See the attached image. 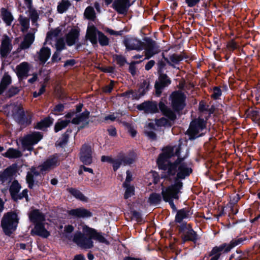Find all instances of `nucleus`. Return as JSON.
<instances>
[{
    "label": "nucleus",
    "instance_id": "nucleus-48",
    "mask_svg": "<svg viewBox=\"0 0 260 260\" xmlns=\"http://www.w3.org/2000/svg\"><path fill=\"white\" fill-rule=\"evenodd\" d=\"M126 188V190L124 193V199H127L128 198L134 194V187L133 186H130V185H127V186H124Z\"/></svg>",
    "mask_w": 260,
    "mask_h": 260
},
{
    "label": "nucleus",
    "instance_id": "nucleus-53",
    "mask_svg": "<svg viewBox=\"0 0 260 260\" xmlns=\"http://www.w3.org/2000/svg\"><path fill=\"white\" fill-rule=\"evenodd\" d=\"M221 95V91L218 87H215L213 89L211 97L214 99H217Z\"/></svg>",
    "mask_w": 260,
    "mask_h": 260
},
{
    "label": "nucleus",
    "instance_id": "nucleus-28",
    "mask_svg": "<svg viewBox=\"0 0 260 260\" xmlns=\"http://www.w3.org/2000/svg\"><path fill=\"white\" fill-rule=\"evenodd\" d=\"M159 107L163 114L170 119L174 120L176 119V116L175 113L171 109L168 108L163 102H160L159 103Z\"/></svg>",
    "mask_w": 260,
    "mask_h": 260
},
{
    "label": "nucleus",
    "instance_id": "nucleus-45",
    "mask_svg": "<svg viewBox=\"0 0 260 260\" xmlns=\"http://www.w3.org/2000/svg\"><path fill=\"white\" fill-rule=\"evenodd\" d=\"M121 96H124L127 99L134 100L139 99L141 96V95L138 94L132 90H129L122 93Z\"/></svg>",
    "mask_w": 260,
    "mask_h": 260
},
{
    "label": "nucleus",
    "instance_id": "nucleus-39",
    "mask_svg": "<svg viewBox=\"0 0 260 260\" xmlns=\"http://www.w3.org/2000/svg\"><path fill=\"white\" fill-rule=\"evenodd\" d=\"M52 123V121L49 118H46L37 123L35 126L36 128L44 129L49 127Z\"/></svg>",
    "mask_w": 260,
    "mask_h": 260
},
{
    "label": "nucleus",
    "instance_id": "nucleus-24",
    "mask_svg": "<svg viewBox=\"0 0 260 260\" xmlns=\"http://www.w3.org/2000/svg\"><path fill=\"white\" fill-rule=\"evenodd\" d=\"M157 52L158 51L156 50L155 43L150 40L148 41L145 47V58L149 59Z\"/></svg>",
    "mask_w": 260,
    "mask_h": 260
},
{
    "label": "nucleus",
    "instance_id": "nucleus-13",
    "mask_svg": "<svg viewBox=\"0 0 260 260\" xmlns=\"http://www.w3.org/2000/svg\"><path fill=\"white\" fill-rule=\"evenodd\" d=\"M92 149L91 146L84 144L82 146L80 151V159L86 165H89L92 162Z\"/></svg>",
    "mask_w": 260,
    "mask_h": 260
},
{
    "label": "nucleus",
    "instance_id": "nucleus-7",
    "mask_svg": "<svg viewBox=\"0 0 260 260\" xmlns=\"http://www.w3.org/2000/svg\"><path fill=\"white\" fill-rule=\"evenodd\" d=\"M21 186L17 181H14L10 186L9 191L12 198L15 201L21 200L23 198L26 199V201H28L27 190L24 189L21 193H19Z\"/></svg>",
    "mask_w": 260,
    "mask_h": 260
},
{
    "label": "nucleus",
    "instance_id": "nucleus-33",
    "mask_svg": "<svg viewBox=\"0 0 260 260\" xmlns=\"http://www.w3.org/2000/svg\"><path fill=\"white\" fill-rule=\"evenodd\" d=\"M84 16L88 20L94 21L96 17L94 8L91 6L87 7L84 11Z\"/></svg>",
    "mask_w": 260,
    "mask_h": 260
},
{
    "label": "nucleus",
    "instance_id": "nucleus-19",
    "mask_svg": "<svg viewBox=\"0 0 260 260\" xmlns=\"http://www.w3.org/2000/svg\"><path fill=\"white\" fill-rule=\"evenodd\" d=\"M30 221L35 225L45 221L44 215L38 209H34L28 213Z\"/></svg>",
    "mask_w": 260,
    "mask_h": 260
},
{
    "label": "nucleus",
    "instance_id": "nucleus-56",
    "mask_svg": "<svg viewBox=\"0 0 260 260\" xmlns=\"http://www.w3.org/2000/svg\"><path fill=\"white\" fill-rule=\"evenodd\" d=\"M243 239L242 238H239L237 239H234L231 241V242L229 243L230 247L232 248L234 247L235 246L240 244L243 242Z\"/></svg>",
    "mask_w": 260,
    "mask_h": 260
},
{
    "label": "nucleus",
    "instance_id": "nucleus-60",
    "mask_svg": "<svg viewBox=\"0 0 260 260\" xmlns=\"http://www.w3.org/2000/svg\"><path fill=\"white\" fill-rule=\"evenodd\" d=\"M168 123L167 120L165 118H160L157 120L156 122V124L158 126H162L166 125Z\"/></svg>",
    "mask_w": 260,
    "mask_h": 260
},
{
    "label": "nucleus",
    "instance_id": "nucleus-46",
    "mask_svg": "<svg viewBox=\"0 0 260 260\" xmlns=\"http://www.w3.org/2000/svg\"><path fill=\"white\" fill-rule=\"evenodd\" d=\"M161 200V197L159 194L153 193L150 196L148 202L151 205H156L158 204Z\"/></svg>",
    "mask_w": 260,
    "mask_h": 260
},
{
    "label": "nucleus",
    "instance_id": "nucleus-51",
    "mask_svg": "<svg viewBox=\"0 0 260 260\" xmlns=\"http://www.w3.org/2000/svg\"><path fill=\"white\" fill-rule=\"evenodd\" d=\"M113 58L116 63L120 66L124 65L126 61L125 58L121 55H115L113 56Z\"/></svg>",
    "mask_w": 260,
    "mask_h": 260
},
{
    "label": "nucleus",
    "instance_id": "nucleus-43",
    "mask_svg": "<svg viewBox=\"0 0 260 260\" xmlns=\"http://www.w3.org/2000/svg\"><path fill=\"white\" fill-rule=\"evenodd\" d=\"M2 15L3 20L8 25H10L13 20V16L10 12L5 9H2Z\"/></svg>",
    "mask_w": 260,
    "mask_h": 260
},
{
    "label": "nucleus",
    "instance_id": "nucleus-10",
    "mask_svg": "<svg viewBox=\"0 0 260 260\" xmlns=\"http://www.w3.org/2000/svg\"><path fill=\"white\" fill-rule=\"evenodd\" d=\"M83 232L87 236L95 240L100 243L108 244L109 242L104 236L100 233L97 232L95 230L90 228L86 225L82 226Z\"/></svg>",
    "mask_w": 260,
    "mask_h": 260
},
{
    "label": "nucleus",
    "instance_id": "nucleus-38",
    "mask_svg": "<svg viewBox=\"0 0 260 260\" xmlns=\"http://www.w3.org/2000/svg\"><path fill=\"white\" fill-rule=\"evenodd\" d=\"M182 56L180 55L173 54L170 56V60L165 58L167 62L172 67H174L175 64L178 63L182 59Z\"/></svg>",
    "mask_w": 260,
    "mask_h": 260
},
{
    "label": "nucleus",
    "instance_id": "nucleus-14",
    "mask_svg": "<svg viewBox=\"0 0 260 260\" xmlns=\"http://www.w3.org/2000/svg\"><path fill=\"white\" fill-rule=\"evenodd\" d=\"M131 6L130 0H114L113 8L119 14H125Z\"/></svg>",
    "mask_w": 260,
    "mask_h": 260
},
{
    "label": "nucleus",
    "instance_id": "nucleus-32",
    "mask_svg": "<svg viewBox=\"0 0 260 260\" xmlns=\"http://www.w3.org/2000/svg\"><path fill=\"white\" fill-rule=\"evenodd\" d=\"M11 83V77L8 74H5L0 83V95L2 94Z\"/></svg>",
    "mask_w": 260,
    "mask_h": 260
},
{
    "label": "nucleus",
    "instance_id": "nucleus-34",
    "mask_svg": "<svg viewBox=\"0 0 260 260\" xmlns=\"http://www.w3.org/2000/svg\"><path fill=\"white\" fill-rule=\"evenodd\" d=\"M71 6V3L69 0H61L57 6V11L59 13L66 12Z\"/></svg>",
    "mask_w": 260,
    "mask_h": 260
},
{
    "label": "nucleus",
    "instance_id": "nucleus-44",
    "mask_svg": "<svg viewBox=\"0 0 260 260\" xmlns=\"http://www.w3.org/2000/svg\"><path fill=\"white\" fill-rule=\"evenodd\" d=\"M70 122V119L60 120L55 125L54 129L57 132L66 127Z\"/></svg>",
    "mask_w": 260,
    "mask_h": 260
},
{
    "label": "nucleus",
    "instance_id": "nucleus-27",
    "mask_svg": "<svg viewBox=\"0 0 260 260\" xmlns=\"http://www.w3.org/2000/svg\"><path fill=\"white\" fill-rule=\"evenodd\" d=\"M29 69V64L26 62H23L16 67V73L19 77L27 76Z\"/></svg>",
    "mask_w": 260,
    "mask_h": 260
},
{
    "label": "nucleus",
    "instance_id": "nucleus-15",
    "mask_svg": "<svg viewBox=\"0 0 260 260\" xmlns=\"http://www.w3.org/2000/svg\"><path fill=\"white\" fill-rule=\"evenodd\" d=\"M139 110H143L146 113H154L158 111L157 103L155 102H146L137 106Z\"/></svg>",
    "mask_w": 260,
    "mask_h": 260
},
{
    "label": "nucleus",
    "instance_id": "nucleus-3",
    "mask_svg": "<svg viewBox=\"0 0 260 260\" xmlns=\"http://www.w3.org/2000/svg\"><path fill=\"white\" fill-rule=\"evenodd\" d=\"M12 113L15 120L21 125L26 126L30 123L32 115L29 113H25L21 105L13 106Z\"/></svg>",
    "mask_w": 260,
    "mask_h": 260
},
{
    "label": "nucleus",
    "instance_id": "nucleus-8",
    "mask_svg": "<svg viewBox=\"0 0 260 260\" xmlns=\"http://www.w3.org/2000/svg\"><path fill=\"white\" fill-rule=\"evenodd\" d=\"M43 137V135L39 132H34L24 137L22 143L24 149L31 150L32 146L37 143Z\"/></svg>",
    "mask_w": 260,
    "mask_h": 260
},
{
    "label": "nucleus",
    "instance_id": "nucleus-50",
    "mask_svg": "<svg viewBox=\"0 0 260 260\" xmlns=\"http://www.w3.org/2000/svg\"><path fill=\"white\" fill-rule=\"evenodd\" d=\"M60 33V31L57 29L50 31L47 33L46 40L49 41L53 39H56Z\"/></svg>",
    "mask_w": 260,
    "mask_h": 260
},
{
    "label": "nucleus",
    "instance_id": "nucleus-6",
    "mask_svg": "<svg viewBox=\"0 0 260 260\" xmlns=\"http://www.w3.org/2000/svg\"><path fill=\"white\" fill-rule=\"evenodd\" d=\"M91 239L92 238L87 236L83 232V234L81 232L76 233L74 235L73 241L81 248L89 249L93 247V242Z\"/></svg>",
    "mask_w": 260,
    "mask_h": 260
},
{
    "label": "nucleus",
    "instance_id": "nucleus-4",
    "mask_svg": "<svg viewBox=\"0 0 260 260\" xmlns=\"http://www.w3.org/2000/svg\"><path fill=\"white\" fill-rule=\"evenodd\" d=\"M205 127L206 122L203 119H196L190 123L187 133L190 139H194L202 135L201 132Z\"/></svg>",
    "mask_w": 260,
    "mask_h": 260
},
{
    "label": "nucleus",
    "instance_id": "nucleus-12",
    "mask_svg": "<svg viewBox=\"0 0 260 260\" xmlns=\"http://www.w3.org/2000/svg\"><path fill=\"white\" fill-rule=\"evenodd\" d=\"M12 49V40L8 36H3L0 47V54L3 57H6Z\"/></svg>",
    "mask_w": 260,
    "mask_h": 260
},
{
    "label": "nucleus",
    "instance_id": "nucleus-29",
    "mask_svg": "<svg viewBox=\"0 0 260 260\" xmlns=\"http://www.w3.org/2000/svg\"><path fill=\"white\" fill-rule=\"evenodd\" d=\"M89 112L88 111H85L81 114L78 115L77 117H74L72 121V123L75 124H79L83 122H86V124H88L87 121L89 118Z\"/></svg>",
    "mask_w": 260,
    "mask_h": 260
},
{
    "label": "nucleus",
    "instance_id": "nucleus-61",
    "mask_svg": "<svg viewBox=\"0 0 260 260\" xmlns=\"http://www.w3.org/2000/svg\"><path fill=\"white\" fill-rule=\"evenodd\" d=\"M107 131L108 132V134L112 137H115L117 135V132L116 129L115 127L113 126L110 127L108 129Z\"/></svg>",
    "mask_w": 260,
    "mask_h": 260
},
{
    "label": "nucleus",
    "instance_id": "nucleus-31",
    "mask_svg": "<svg viewBox=\"0 0 260 260\" xmlns=\"http://www.w3.org/2000/svg\"><path fill=\"white\" fill-rule=\"evenodd\" d=\"M231 248L230 247V244H223L218 247H215L212 249L211 253L210 254V256H212L213 254L216 253H220L221 252H227L230 251Z\"/></svg>",
    "mask_w": 260,
    "mask_h": 260
},
{
    "label": "nucleus",
    "instance_id": "nucleus-26",
    "mask_svg": "<svg viewBox=\"0 0 260 260\" xmlns=\"http://www.w3.org/2000/svg\"><path fill=\"white\" fill-rule=\"evenodd\" d=\"M42 172L40 170V166L38 167L32 168L26 176V180L28 186L32 188L34 185V177L39 175Z\"/></svg>",
    "mask_w": 260,
    "mask_h": 260
},
{
    "label": "nucleus",
    "instance_id": "nucleus-17",
    "mask_svg": "<svg viewBox=\"0 0 260 260\" xmlns=\"http://www.w3.org/2000/svg\"><path fill=\"white\" fill-rule=\"evenodd\" d=\"M45 221L43 223H37L35 225L34 228L31 231L32 235H36L46 238L50 236V233L45 228Z\"/></svg>",
    "mask_w": 260,
    "mask_h": 260
},
{
    "label": "nucleus",
    "instance_id": "nucleus-64",
    "mask_svg": "<svg viewBox=\"0 0 260 260\" xmlns=\"http://www.w3.org/2000/svg\"><path fill=\"white\" fill-rule=\"evenodd\" d=\"M145 133L149 138L152 140H154L156 138V135L153 132L145 131Z\"/></svg>",
    "mask_w": 260,
    "mask_h": 260
},
{
    "label": "nucleus",
    "instance_id": "nucleus-30",
    "mask_svg": "<svg viewBox=\"0 0 260 260\" xmlns=\"http://www.w3.org/2000/svg\"><path fill=\"white\" fill-rule=\"evenodd\" d=\"M27 7L28 8L29 16L32 22H35L38 18V14L37 12L32 8L31 0H24Z\"/></svg>",
    "mask_w": 260,
    "mask_h": 260
},
{
    "label": "nucleus",
    "instance_id": "nucleus-22",
    "mask_svg": "<svg viewBox=\"0 0 260 260\" xmlns=\"http://www.w3.org/2000/svg\"><path fill=\"white\" fill-rule=\"evenodd\" d=\"M79 31V29L73 28L67 35L66 42L69 46H72L74 45L78 40Z\"/></svg>",
    "mask_w": 260,
    "mask_h": 260
},
{
    "label": "nucleus",
    "instance_id": "nucleus-36",
    "mask_svg": "<svg viewBox=\"0 0 260 260\" xmlns=\"http://www.w3.org/2000/svg\"><path fill=\"white\" fill-rule=\"evenodd\" d=\"M67 190L77 199L82 201H87V198L80 191L73 188H69Z\"/></svg>",
    "mask_w": 260,
    "mask_h": 260
},
{
    "label": "nucleus",
    "instance_id": "nucleus-25",
    "mask_svg": "<svg viewBox=\"0 0 260 260\" xmlns=\"http://www.w3.org/2000/svg\"><path fill=\"white\" fill-rule=\"evenodd\" d=\"M50 50L47 47H42L37 54V59L44 63L50 56Z\"/></svg>",
    "mask_w": 260,
    "mask_h": 260
},
{
    "label": "nucleus",
    "instance_id": "nucleus-16",
    "mask_svg": "<svg viewBox=\"0 0 260 260\" xmlns=\"http://www.w3.org/2000/svg\"><path fill=\"white\" fill-rule=\"evenodd\" d=\"M99 31L94 25L88 26L87 29L86 38L88 39L92 45H95L98 43L97 36H99Z\"/></svg>",
    "mask_w": 260,
    "mask_h": 260
},
{
    "label": "nucleus",
    "instance_id": "nucleus-58",
    "mask_svg": "<svg viewBox=\"0 0 260 260\" xmlns=\"http://www.w3.org/2000/svg\"><path fill=\"white\" fill-rule=\"evenodd\" d=\"M126 178L125 182L123 183V186H127V185H129V183L132 180V175L130 172L127 171L126 172Z\"/></svg>",
    "mask_w": 260,
    "mask_h": 260
},
{
    "label": "nucleus",
    "instance_id": "nucleus-47",
    "mask_svg": "<svg viewBox=\"0 0 260 260\" xmlns=\"http://www.w3.org/2000/svg\"><path fill=\"white\" fill-rule=\"evenodd\" d=\"M99 42L102 46H107L109 44V39L102 32L99 34Z\"/></svg>",
    "mask_w": 260,
    "mask_h": 260
},
{
    "label": "nucleus",
    "instance_id": "nucleus-5",
    "mask_svg": "<svg viewBox=\"0 0 260 260\" xmlns=\"http://www.w3.org/2000/svg\"><path fill=\"white\" fill-rule=\"evenodd\" d=\"M179 231L183 242L188 241L196 242L198 239L197 234L191 229L190 224H183L180 226Z\"/></svg>",
    "mask_w": 260,
    "mask_h": 260
},
{
    "label": "nucleus",
    "instance_id": "nucleus-42",
    "mask_svg": "<svg viewBox=\"0 0 260 260\" xmlns=\"http://www.w3.org/2000/svg\"><path fill=\"white\" fill-rule=\"evenodd\" d=\"M139 42L136 40L127 39L124 40V44L126 47L129 50L138 49Z\"/></svg>",
    "mask_w": 260,
    "mask_h": 260
},
{
    "label": "nucleus",
    "instance_id": "nucleus-63",
    "mask_svg": "<svg viewBox=\"0 0 260 260\" xmlns=\"http://www.w3.org/2000/svg\"><path fill=\"white\" fill-rule=\"evenodd\" d=\"M113 158L109 156H102L101 157V161L103 162H108L112 163L113 162Z\"/></svg>",
    "mask_w": 260,
    "mask_h": 260
},
{
    "label": "nucleus",
    "instance_id": "nucleus-20",
    "mask_svg": "<svg viewBox=\"0 0 260 260\" xmlns=\"http://www.w3.org/2000/svg\"><path fill=\"white\" fill-rule=\"evenodd\" d=\"M34 39L35 37L32 34L28 33L26 34L24 36L23 40L21 42L17 48V52H20L22 50H25L29 48L32 44Z\"/></svg>",
    "mask_w": 260,
    "mask_h": 260
},
{
    "label": "nucleus",
    "instance_id": "nucleus-23",
    "mask_svg": "<svg viewBox=\"0 0 260 260\" xmlns=\"http://www.w3.org/2000/svg\"><path fill=\"white\" fill-rule=\"evenodd\" d=\"M69 214L70 215L79 218L88 217L91 216L92 215L90 211L84 208H78L71 210L69 212Z\"/></svg>",
    "mask_w": 260,
    "mask_h": 260
},
{
    "label": "nucleus",
    "instance_id": "nucleus-49",
    "mask_svg": "<svg viewBox=\"0 0 260 260\" xmlns=\"http://www.w3.org/2000/svg\"><path fill=\"white\" fill-rule=\"evenodd\" d=\"M149 86V81L148 80H145L141 84L140 87V95H143L146 92V91L148 89Z\"/></svg>",
    "mask_w": 260,
    "mask_h": 260
},
{
    "label": "nucleus",
    "instance_id": "nucleus-35",
    "mask_svg": "<svg viewBox=\"0 0 260 260\" xmlns=\"http://www.w3.org/2000/svg\"><path fill=\"white\" fill-rule=\"evenodd\" d=\"M3 155L9 158H16L20 157L22 154L20 151L13 148L9 149Z\"/></svg>",
    "mask_w": 260,
    "mask_h": 260
},
{
    "label": "nucleus",
    "instance_id": "nucleus-18",
    "mask_svg": "<svg viewBox=\"0 0 260 260\" xmlns=\"http://www.w3.org/2000/svg\"><path fill=\"white\" fill-rule=\"evenodd\" d=\"M135 158L129 156L122 155L119 158L113 159V167L114 171H116L121 165H126L132 164Z\"/></svg>",
    "mask_w": 260,
    "mask_h": 260
},
{
    "label": "nucleus",
    "instance_id": "nucleus-57",
    "mask_svg": "<svg viewBox=\"0 0 260 260\" xmlns=\"http://www.w3.org/2000/svg\"><path fill=\"white\" fill-rule=\"evenodd\" d=\"M64 107L62 104L56 105L54 108V112L55 114L58 115L63 111Z\"/></svg>",
    "mask_w": 260,
    "mask_h": 260
},
{
    "label": "nucleus",
    "instance_id": "nucleus-21",
    "mask_svg": "<svg viewBox=\"0 0 260 260\" xmlns=\"http://www.w3.org/2000/svg\"><path fill=\"white\" fill-rule=\"evenodd\" d=\"M159 83H156L155 84L156 92L158 95L160 93L161 89L171 83V80L166 74L163 73L159 74Z\"/></svg>",
    "mask_w": 260,
    "mask_h": 260
},
{
    "label": "nucleus",
    "instance_id": "nucleus-37",
    "mask_svg": "<svg viewBox=\"0 0 260 260\" xmlns=\"http://www.w3.org/2000/svg\"><path fill=\"white\" fill-rule=\"evenodd\" d=\"M13 170L10 168L6 169L3 172L0 173V182L4 183L8 181L13 175Z\"/></svg>",
    "mask_w": 260,
    "mask_h": 260
},
{
    "label": "nucleus",
    "instance_id": "nucleus-54",
    "mask_svg": "<svg viewBox=\"0 0 260 260\" xmlns=\"http://www.w3.org/2000/svg\"><path fill=\"white\" fill-rule=\"evenodd\" d=\"M19 91V89L17 87H12L7 92V96L10 98L17 94Z\"/></svg>",
    "mask_w": 260,
    "mask_h": 260
},
{
    "label": "nucleus",
    "instance_id": "nucleus-52",
    "mask_svg": "<svg viewBox=\"0 0 260 260\" xmlns=\"http://www.w3.org/2000/svg\"><path fill=\"white\" fill-rule=\"evenodd\" d=\"M124 124L131 136L132 137H135L137 134V132L134 127L128 123H124Z\"/></svg>",
    "mask_w": 260,
    "mask_h": 260
},
{
    "label": "nucleus",
    "instance_id": "nucleus-2",
    "mask_svg": "<svg viewBox=\"0 0 260 260\" xmlns=\"http://www.w3.org/2000/svg\"><path fill=\"white\" fill-rule=\"evenodd\" d=\"M18 220L17 215L14 212L4 214L1 220V226L6 235L10 236L16 230Z\"/></svg>",
    "mask_w": 260,
    "mask_h": 260
},
{
    "label": "nucleus",
    "instance_id": "nucleus-11",
    "mask_svg": "<svg viewBox=\"0 0 260 260\" xmlns=\"http://www.w3.org/2000/svg\"><path fill=\"white\" fill-rule=\"evenodd\" d=\"M171 97L172 98L173 107L175 110L179 111L183 108L184 106V102L185 97L181 92H174L172 94Z\"/></svg>",
    "mask_w": 260,
    "mask_h": 260
},
{
    "label": "nucleus",
    "instance_id": "nucleus-9",
    "mask_svg": "<svg viewBox=\"0 0 260 260\" xmlns=\"http://www.w3.org/2000/svg\"><path fill=\"white\" fill-rule=\"evenodd\" d=\"M60 160L58 157L56 155H52L40 166V170L42 174L46 173L58 166Z\"/></svg>",
    "mask_w": 260,
    "mask_h": 260
},
{
    "label": "nucleus",
    "instance_id": "nucleus-41",
    "mask_svg": "<svg viewBox=\"0 0 260 260\" xmlns=\"http://www.w3.org/2000/svg\"><path fill=\"white\" fill-rule=\"evenodd\" d=\"M18 21L21 26V30L23 32L26 31L29 26V19L28 18L20 16Z\"/></svg>",
    "mask_w": 260,
    "mask_h": 260
},
{
    "label": "nucleus",
    "instance_id": "nucleus-40",
    "mask_svg": "<svg viewBox=\"0 0 260 260\" xmlns=\"http://www.w3.org/2000/svg\"><path fill=\"white\" fill-rule=\"evenodd\" d=\"M189 216V211L186 209H182L179 210L176 216V221L177 222H180L181 221Z\"/></svg>",
    "mask_w": 260,
    "mask_h": 260
},
{
    "label": "nucleus",
    "instance_id": "nucleus-62",
    "mask_svg": "<svg viewBox=\"0 0 260 260\" xmlns=\"http://www.w3.org/2000/svg\"><path fill=\"white\" fill-rule=\"evenodd\" d=\"M200 0H185V2L187 6L190 7L196 6Z\"/></svg>",
    "mask_w": 260,
    "mask_h": 260
},
{
    "label": "nucleus",
    "instance_id": "nucleus-55",
    "mask_svg": "<svg viewBox=\"0 0 260 260\" xmlns=\"http://www.w3.org/2000/svg\"><path fill=\"white\" fill-rule=\"evenodd\" d=\"M56 47L57 51H61L65 48V43L63 39L57 40L56 43Z\"/></svg>",
    "mask_w": 260,
    "mask_h": 260
},
{
    "label": "nucleus",
    "instance_id": "nucleus-59",
    "mask_svg": "<svg viewBox=\"0 0 260 260\" xmlns=\"http://www.w3.org/2000/svg\"><path fill=\"white\" fill-rule=\"evenodd\" d=\"M158 72L159 74L163 73L164 71L163 69L165 68L166 66L165 63L162 61H159L158 63Z\"/></svg>",
    "mask_w": 260,
    "mask_h": 260
},
{
    "label": "nucleus",
    "instance_id": "nucleus-1",
    "mask_svg": "<svg viewBox=\"0 0 260 260\" xmlns=\"http://www.w3.org/2000/svg\"><path fill=\"white\" fill-rule=\"evenodd\" d=\"M180 149L179 146L167 147L157 160L159 168L165 171L162 177L175 181L174 184L162 187L161 191L164 201L169 202L174 210L176 208L172 199H178V194L182 186L178 179L185 178L192 172L190 165L184 161V158L180 157Z\"/></svg>",
    "mask_w": 260,
    "mask_h": 260
}]
</instances>
